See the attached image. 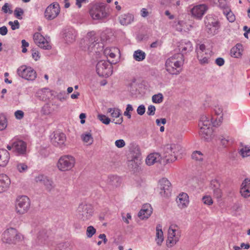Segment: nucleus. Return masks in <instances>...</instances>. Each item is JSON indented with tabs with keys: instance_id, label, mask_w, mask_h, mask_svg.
I'll list each match as a JSON object with an SVG mask.
<instances>
[{
	"instance_id": "f257e3e1",
	"label": "nucleus",
	"mask_w": 250,
	"mask_h": 250,
	"mask_svg": "<svg viewBox=\"0 0 250 250\" xmlns=\"http://www.w3.org/2000/svg\"><path fill=\"white\" fill-rule=\"evenodd\" d=\"M184 57L180 54H175L168 58L165 63L166 70L171 75H178L182 71Z\"/></svg>"
},
{
	"instance_id": "f03ea898",
	"label": "nucleus",
	"mask_w": 250,
	"mask_h": 250,
	"mask_svg": "<svg viewBox=\"0 0 250 250\" xmlns=\"http://www.w3.org/2000/svg\"><path fill=\"white\" fill-rule=\"evenodd\" d=\"M23 239V236L18 232L17 229L10 228L5 230L2 234L1 240L4 243L16 244Z\"/></svg>"
},
{
	"instance_id": "7ed1b4c3",
	"label": "nucleus",
	"mask_w": 250,
	"mask_h": 250,
	"mask_svg": "<svg viewBox=\"0 0 250 250\" xmlns=\"http://www.w3.org/2000/svg\"><path fill=\"white\" fill-rule=\"evenodd\" d=\"M96 69L97 74L102 77H108L113 72L111 64L104 60H101L97 62Z\"/></svg>"
},
{
	"instance_id": "20e7f679",
	"label": "nucleus",
	"mask_w": 250,
	"mask_h": 250,
	"mask_svg": "<svg viewBox=\"0 0 250 250\" xmlns=\"http://www.w3.org/2000/svg\"><path fill=\"white\" fill-rule=\"evenodd\" d=\"M15 206L17 212L20 214H23L26 213L30 208V199L26 196L18 197Z\"/></svg>"
},
{
	"instance_id": "39448f33",
	"label": "nucleus",
	"mask_w": 250,
	"mask_h": 250,
	"mask_svg": "<svg viewBox=\"0 0 250 250\" xmlns=\"http://www.w3.org/2000/svg\"><path fill=\"white\" fill-rule=\"evenodd\" d=\"M93 214V209L90 205L82 203L77 208L78 217L83 221L89 219Z\"/></svg>"
},
{
	"instance_id": "423d86ee",
	"label": "nucleus",
	"mask_w": 250,
	"mask_h": 250,
	"mask_svg": "<svg viewBox=\"0 0 250 250\" xmlns=\"http://www.w3.org/2000/svg\"><path fill=\"white\" fill-rule=\"evenodd\" d=\"M75 160L73 157L65 155L61 157L58 163V167L61 171L70 170L74 166Z\"/></svg>"
},
{
	"instance_id": "0eeeda50",
	"label": "nucleus",
	"mask_w": 250,
	"mask_h": 250,
	"mask_svg": "<svg viewBox=\"0 0 250 250\" xmlns=\"http://www.w3.org/2000/svg\"><path fill=\"white\" fill-rule=\"evenodd\" d=\"M17 73L20 77L28 81H34L37 77L35 70L25 65L20 66L17 69Z\"/></svg>"
},
{
	"instance_id": "6e6552de",
	"label": "nucleus",
	"mask_w": 250,
	"mask_h": 250,
	"mask_svg": "<svg viewBox=\"0 0 250 250\" xmlns=\"http://www.w3.org/2000/svg\"><path fill=\"white\" fill-rule=\"evenodd\" d=\"M172 190L170 182L165 178L159 180L157 190L162 197H168Z\"/></svg>"
},
{
	"instance_id": "1a4fd4ad",
	"label": "nucleus",
	"mask_w": 250,
	"mask_h": 250,
	"mask_svg": "<svg viewBox=\"0 0 250 250\" xmlns=\"http://www.w3.org/2000/svg\"><path fill=\"white\" fill-rule=\"evenodd\" d=\"M89 14L93 19L100 20L106 17L104 7L98 5H93L89 10Z\"/></svg>"
},
{
	"instance_id": "9d476101",
	"label": "nucleus",
	"mask_w": 250,
	"mask_h": 250,
	"mask_svg": "<svg viewBox=\"0 0 250 250\" xmlns=\"http://www.w3.org/2000/svg\"><path fill=\"white\" fill-rule=\"evenodd\" d=\"M60 12V6L58 3L51 4L46 8L44 16L47 20H52L57 17Z\"/></svg>"
},
{
	"instance_id": "9b49d317",
	"label": "nucleus",
	"mask_w": 250,
	"mask_h": 250,
	"mask_svg": "<svg viewBox=\"0 0 250 250\" xmlns=\"http://www.w3.org/2000/svg\"><path fill=\"white\" fill-rule=\"evenodd\" d=\"M33 39L35 43L40 48L46 50L51 48V46L40 33H35L33 35Z\"/></svg>"
},
{
	"instance_id": "f8f14e48",
	"label": "nucleus",
	"mask_w": 250,
	"mask_h": 250,
	"mask_svg": "<svg viewBox=\"0 0 250 250\" xmlns=\"http://www.w3.org/2000/svg\"><path fill=\"white\" fill-rule=\"evenodd\" d=\"M52 144L55 146H61L63 145L66 140L65 135L60 132H55L50 136Z\"/></svg>"
},
{
	"instance_id": "ddd939ff",
	"label": "nucleus",
	"mask_w": 250,
	"mask_h": 250,
	"mask_svg": "<svg viewBox=\"0 0 250 250\" xmlns=\"http://www.w3.org/2000/svg\"><path fill=\"white\" fill-rule=\"evenodd\" d=\"M35 181L37 183L43 184L46 189L48 191H51L55 187V185L52 180L43 175H40L36 177Z\"/></svg>"
},
{
	"instance_id": "4468645a",
	"label": "nucleus",
	"mask_w": 250,
	"mask_h": 250,
	"mask_svg": "<svg viewBox=\"0 0 250 250\" xmlns=\"http://www.w3.org/2000/svg\"><path fill=\"white\" fill-rule=\"evenodd\" d=\"M208 9L206 4H199L194 6L191 10V13L194 17L201 19Z\"/></svg>"
},
{
	"instance_id": "2eb2a0df",
	"label": "nucleus",
	"mask_w": 250,
	"mask_h": 250,
	"mask_svg": "<svg viewBox=\"0 0 250 250\" xmlns=\"http://www.w3.org/2000/svg\"><path fill=\"white\" fill-rule=\"evenodd\" d=\"M97 41L94 32L90 31L87 34L84 40V42L87 46L89 51H91L95 45L97 44Z\"/></svg>"
},
{
	"instance_id": "dca6fc26",
	"label": "nucleus",
	"mask_w": 250,
	"mask_h": 250,
	"mask_svg": "<svg viewBox=\"0 0 250 250\" xmlns=\"http://www.w3.org/2000/svg\"><path fill=\"white\" fill-rule=\"evenodd\" d=\"M76 31L72 27H68L62 31V37L66 43H72L76 37Z\"/></svg>"
},
{
	"instance_id": "f3484780",
	"label": "nucleus",
	"mask_w": 250,
	"mask_h": 250,
	"mask_svg": "<svg viewBox=\"0 0 250 250\" xmlns=\"http://www.w3.org/2000/svg\"><path fill=\"white\" fill-rule=\"evenodd\" d=\"M179 54L182 55L184 57L185 54L191 52L192 50V44L190 42L186 40H182L179 42L178 45Z\"/></svg>"
},
{
	"instance_id": "a211bd4d",
	"label": "nucleus",
	"mask_w": 250,
	"mask_h": 250,
	"mask_svg": "<svg viewBox=\"0 0 250 250\" xmlns=\"http://www.w3.org/2000/svg\"><path fill=\"white\" fill-rule=\"evenodd\" d=\"M13 151L18 155L25 153L26 150V144L22 140H17L13 142Z\"/></svg>"
},
{
	"instance_id": "6ab92c4d",
	"label": "nucleus",
	"mask_w": 250,
	"mask_h": 250,
	"mask_svg": "<svg viewBox=\"0 0 250 250\" xmlns=\"http://www.w3.org/2000/svg\"><path fill=\"white\" fill-rule=\"evenodd\" d=\"M240 193L244 198L250 197V179L246 178L243 181L240 189Z\"/></svg>"
},
{
	"instance_id": "aec40b11",
	"label": "nucleus",
	"mask_w": 250,
	"mask_h": 250,
	"mask_svg": "<svg viewBox=\"0 0 250 250\" xmlns=\"http://www.w3.org/2000/svg\"><path fill=\"white\" fill-rule=\"evenodd\" d=\"M152 213V208L150 204H146L143 205L142 209L138 213L139 218L144 220L147 219Z\"/></svg>"
},
{
	"instance_id": "412c9836",
	"label": "nucleus",
	"mask_w": 250,
	"mask_h": 250,
	"mask_svg": "<svg viewBox=\"0 0 250 250\" xmlns=\"http://www.w3.org/2000/svg\"><path fill=\"white\" fill-rule=\"evenodd\" d=\"M199 134L205 141H209L212 138L213 129L210 127H206L201 126L199 131Z\"/></svg>"
},
{
	"instance_id": "4be33fe9",
	"label": "nucleus",
	"mask_w": 250,
	"mask_h": 250,
	"mask_svg": "<svg viewBox=\"0 0 250 250\" xmlns=\"http://www.w3.org/2000/svg\"><path fill=\"white\" fill-rule=\"evenodd\" d=\"M211 125H212L214 126L220 125L219 123L217 122L216 120L213 122L212 121H210L209 118L207 117L205 115H203L201 117L200 122L199 123V126L200 128L201 126L206 127H210Z\"/></svg>"
},
{
	"instance_id": "5701e85b",
	"label": "nucleus",
	"mask_w": 250,
	"mask_h": 250,
	"mask_svg": "<svg viewBox=\"0 0 250 250\" xmlns=\"http://www.w3.org/2000/svg\"><path fill=\"white\" fill-rule=\"evenodd\" d=\"M10 184V180L5 174L0 175V193L6 191Z\"/></svg>"
},
{
	"instance_id": "b1692460",
	"label": "nucleus",
	"mask_w": 250,
	"mask_h": 250,
	"mask_svg": "<svg viewBox=\"0 0 250 250\" xmlns=\"http://www.w3.org/2000/svg\"><path fill=\"white\" fill-rule=\"evenodd\" d=\"M177 202L178 206L180 208H185L187 207L188 204V196L186 193L180 194L178 196Z\"/></svg>"
},
{
	"instance_id": "393cba45",
	"label": "nucleus",
	"mask_w": 250,
	"mask_h": 250,
	"mask_svg": "<svg viewBox=\"0 0 250 250\" xmlns=\"http://www.w3.org/2000/svg\"><path fill=\"white\" fill-rule=\"evenodd\" d=\"M120 23L123 25L130 24L134 20V16L130 13L121 15L119 17Z\"/></svg>"
},
{
	"instance_id": "a878e982",
	"label": "nucleus",
	"mask_w": 250,
	"mask_h": 250,
	"mask_svg": "<svg viewBox=\"0 0 250 250\" xmlns=\"http://www.w3.org/2000/svg\"><path fill=\"white\" fill-rule=\"evenodd\" d=\"M10 158L9 153L5 149H0V166L5 167Z\"/></svg>"
},
{
	"instance_id": "bb28decb",
	"label": "nucleus",
	"mask_w": 250,
	"mask_h": 250,
	"mask_svg": "<svg viewBox=\"0 0 250 250\" xmlns=\"http://www.w3.org/2000/svg\"><path fill=\"white\" fill-rule=\"evenodd\" d=\"M167 151H170L172 150L173 155L176 157V159L178 157L179 155H180L183 152V149L182 146L178 144H171L167 145Z\"/></svg>"
},
{
	"instance_id": "cd10ccee",
	"label": "nucleus",
	"mask_w": 250,
	"mask_h": 250,
	"mask_svg": "<svg viewBox=\"0 0 250 250\" xmlns=\"http://www.w3.org/2000/svg\"><path fill=\"white\" fill-rule=\"evenodd\" d=\"M243 46L240 43H237L235 46L233 47L230 51V54L231 57L239 58L242 55Z\"/></svg>"
},
{
	"instance_id": "c85d7f7f",
	"label": "nucleus",
	"mask_w": 250,
	"mask_h": 250,
	"mask_svg": "<svg viewBox=\"0 0 250 250\" xmlns=\"http://www.w3.org/2000/svg\"><path fill=\"white\" fill-rule=\"evenodd\" d=\"M167 145L165 146L164 148L163 157L165 158L167 163H170L175 161L176 160V157L173 155L172 150L167 151Z\"/></svg>"
},
{
	"instance_id": "c756f323",
	"label": "nucleus",
	"mask_w": 250,
	"mask_h": 250,
	"mask_svg": "<svg viewBox=\"0 0 250 250\" xmlns=\"http://www.w3.org/2000/svg\"><path fill=\"white\" fill-rule=\"evenodd\" d=\"M107 183L109 186L117 187L120 185L121 179L117 175H111L108 177Z\"/></svg>"
},
{
	"instance_id": "7c9ffc66",
	"label": "nucleus",
	"mask_w": 250,
	"mask_h": 250,
	"mask_svg": "<svg viewBox=\"0 0 250 250\" xmlns=\"http://www.w3.org/2000/svg\"><path fill=\"white\" fill-rule=\"evenodd\" d=\"M205 24L206 27L219 26V22L211 15H208L205 20Z\"/></svg>"
},
{
	"instance_id": "2f4dec72",
	"label": "nucleus",
	"mask_w": 250,
	"mask_h": 250,
	"mask_svg": "<svg viewBox=\"0 0 250 250\" xmlns=\"http://www.w3.org/2000/svg\"><path fill=\"white\" fill-rule=\"evenodd\" d=\"M146 54L145 52L141 50H137L134 51L133 58L138 62L143 61L146 58Z\"/></svg>"
},
{
	"instance_id": "473e14b6",
	"label": "nucleus",
	"mask_w": 250,
	"mask_h": 250,
	"mask_svg": "<svg viewBox=\"0 0 250 250\" xmlns=\"http://www.w3.org/2000/svg\"><path fill=\"white\" fill-rule=\"evenodd\" d=\"M159 227L161 228V226H160V225H159L156 228V241L158 245H161L164 240V237L163 232L162 230V229H159Z\"/></svg>"
},
{
	"instance_id": "72a5a7b5",
	"label": "nucleus",
	"mask_w": 250,
	"mask_h": 250,
	"mask_svg": "<svg viewBox=\"0 0 250 250\" xmlns=\"http://www.w3.org/2000/svg\"><path fill=\"white\" fill-rule=\"evenodd\" d=\"M159 156L158 153L150 154L147 157L146 163L147 165L151 166L157 162V157Z\"/></svg>"
},
{
	"instance_id": "f704fd0d",
	"label": "nucleus",
	"mask_w": 250,
	"mask_h": 250,
	"mask_svg": "<svg viewBox=\"0 0 250 250\" xmlns=\"http://www.w3.org/2000/svg\"><path fill=\"white\" fill-rule=\"evenodd\" d=\"M168 233L169 243L172 244H175L178 241V237L176 236L175 230L169 229Z\"/></svg>"
},
{
	"instance_id": "c9c22d12",
	"label": "nucleus",
	"mask_w": 250,
	"mask_h": 250,
	"mask_svg": "<svg viewBox=\"0 0 250 250\" xmlns=\"http://www.w3.org/2000/svg\"><path fill=\"white\" fill-rule=\"evenodd\" d=\"M219 26L206 27V31L209 37H212L217 33Z\"/></svg>"
},
{
	"instance_id": "e433bc0d",
	"label": "nucleus",
	"mask_w": 250,
	"mask_h": 250,
	"mask_svg": "<svg viewBox=\"0 0 250 250\" xmlns=\"http://www.w3.org/2000/svg\"><path fill=\"white\" fill-rule=\"evenodd\" d=\"M217 137L218 139L220 140L222 145L224 147H226L230 141L229 137L226 135H220Z\"/></svg>"
},
{
	"instance_id": "4c0bfd02",
	"label": "nucleus",
	"mask_w": 250,
	"mask_h": 250,
	"mask_svg": "<svg viewBox=\"0 0 250 250\" xmlns=\"http://www.w3.org/2000/svg\"><path fill=\"white\" fill-rule=\"evenodd\" d=\"M7 125L6 116L3 113L0 114V130H3Z\"/></svg>"
},
{
	"instance_id": "58836bf2",
	"label": "nucleus",
	"mask_w": 250,
	"mask_h": 250,
	"mask_svg": "<svg viewBox=\"0 0 250 250\" xmlns=\"http://www.w3.org/2000/svg\"><path fill=\"white\" fill-rule=\"evenodd\" d=\"M81 137L83 141L84 142L89 143V145L92 144L93 142V138L90 133L88 132L85 134H83L82 135Z\"/></svg>"
},
{
	"instance_id": "ea45409f",
	"label": "nucleus",
	"mask_w": 250,
	"mask_h": 250,
	"mask_svg": "<svg viewBox=\"0 0 250 250\" xmlns=\"http://www.w3.org/2000/svg\"><path fill=\"white\" fill-rule=\"evenodd\" d=\"M108 112L111 113L112 117L118 118L121 115V111L119 109L109 108L108 109Z\"/></svg>"
},
{
	"instance_id": "a19ab883",
	"label": "nucleus",
	"mask_w": 250,
	"mask_h": 250,
	"mask_svg": "<svg viewBox=\"0 0 250 250\" xmlns=\"http://www.w3.org/2000/svg\"><path fill=\"white\" fill-rule=\"evenodd\" d=\"M41 113L44 115H49L52 112V109L49 104H45L41 109Z\"/></svg>"
},
{
	"instance_id": "79ce46f5",
	"label": "nucleus",
	"mask_w": 250,
	"mask_h": 250,
	"mask_svg": "<svg viewBox=\"0 0 250 250\" xmlns=\"http://www.w3.org/2000/svg\"><path fill=\"white\" fill-rule=\"evenodd\" d=\"M192 158L196 161H202L203 160V155L199 151H195L192 154Z\"/></svg>"
},
{
	"instance_id": "37998d69",
	"label": "nucleus",
	"mask_w": 250,
	"mask_h": 250,
	"mask_svg": "<svg viewBox=\"0 0 250 250\" xmlns=\"http://www.w3.org/2000/svg\"><path fill=\"white\" fill-rule=\"evenodd\" d=\"M163 100V96L161 93L154 95L152 97V102L156 104H160L162 103Z\"/></svg>"
},
{
	"instance_id": "c03bdc74",
	"label": "nucleus",
	"mask_w": 250,
	"mask_h": 250,
	"mask_svg": "<svg viewBox=\"0 0 250 250\" xmlns=\"http://www.w3.org/2000/svg\"><path fill=\"white\" fill-rule=\"evenodd\" d=\"M98 119L103 124L106 125H108L111 121L110 118L103 114H99L98 115Z\"/></svg>"
},
{
	"instance_id": "a18cd8bd",
	"label": "nucleus",
	"mask_w": 250,
	"mask_h": 250,
	"mask_svg": "<svg viewBox=\"0 0 250 250\" xmlns=\"http://www.w3.org/2000/svg\"><path fill=\"white\" fill-rule=\"evenodd\" d=\"M96 229L92 226H88L86 229V235L87 237L91 238L96 233Z\"/></svg>"
},
{
	"instance_id": "49530a36",
	"label": "nucleus",
	"mask_w": 250,
	"mask_h": 250,
	"mask_svg": "<svg viewBox=\"0 0 250 250\" xmlns=\"http://www.w3.org/2000/svg\"><path fill=\"white\" fill-rule=\"evenodd\" d=\"M133 110L132 105L128 104L126 105L125 111L124 113V115L127 117L128 119H130L131 115L130 112L132 111Z\"/></svg>"
},
{
	"instance_id": "de8ad7c7",
	"label": "nucleus",
	"mask_w": 250,
	"mask_h": 250,
	"mask_svg": "<svg viewBox=\"0 0 250 250\" xmlns=\"http://www.w3.org/2000/svg\"><path fill=\"white\" fill-rule=\"evenodd\" d=\"M239 153L243 157L250 156V148L245 147L241 148Z\"/></svg>"
},
{
	"instance_id": "09e8293b",
	"label": "nucleus",
	"mask_w": 250,
	"mask_h": 250,
	"mask_svg": "<svg viewBox=\"0 0 250 250\" xmlns=\"http://www.w3.org/2000/svg\"><path fill=\"white\" fill-rule=\"evenodd\" d=\"M17 168L20 172H23L27 170L28 167L24 163H20L17 165Z\"/></svg>"
},
{
	"instance_id": "8fccbe9b",
	"label": "nucleus",
	"mask_w": 250,
	"mask_h": 250,
	"mask_svg": "<svg viewBox=\"0 0 250 250\" xmlns=\"http://www.w3.org/2000/svg\"><path fill=\"white\" fill-rule=\"evenodd\" d=\"M8 24L11 26L12 30H15L20 28V23L18 20H15L14 21H10Z\"/></svg>"
},
{
	"instance_id": "3c124183",
	"label": "nucleus",
	"mask_w": 250,
	"mask_h": 250,
	"mask_svg": "<svg viewBox=\"0 0 250 250\" xmlns=\"http://www.w3.org/2000/svg\"><path fill=\"white\" fill-rule=\"evenodd\" d=\"M23 14V10L21 8H16L14 11V15L19 19H21V16Z\"/></svg>"
},
{
	"instance_id": "603ef678",
	"label": "nucleus",
	"mask_w": 250,
	"mask_h": 250,
	"mask_svg": "<svg viewBox=\"0 0 250 250\" xmlns=\"http://www.w3.org/2000/svg\"><path fill=\"white\" fill-rule=\"evenodd\" d=\"M202 200L206 205H211L213 203V201L209 196H205L203 197Z\"/></svg>"
},
{
	"instance_id": "864d4df0",
	"label": "nucleus",
	"mask_w": 250,
	"mask_h": 250,
	"mask_svg": "<svg viewBox=\"0 0 250 250\" xmlns=\"http://www.w3.org/2000/svg\"><path fill=\"white\" fill-rule=\"evenodd\" d=\"M115 145L118 148H122L125 146V143L124 140L119 139L115 141Z\"/></svg>"
},
{
	"instance_id": "5fc2aeb1",
	"label": "nucleus",
	"mask_w": 250,
	"mask_h": 250,
	"mask_svg": "<svg viewBox=\"0 0 250 250\" xmlns=\"http://www.w3.org/2000/svg\"><path fill=\"white\" fill-rule=\"evenodd\" d=\"M145 111L146 108L143 104L139 105L137 109V113L140 115H143L145 113Z\"/></svg>"
},
{
	"instance_id": "6e6d98bb",
	"label": "nucleus",
	"mask_w": 250,
	"mask_h": 250,
	"mask_svg": "<svg viewBox=\"0 0 250 250\" xmlns=\"http://www.w3.org/2000/svg\"><path fill=\"white\" fill-rule=\"evenodd\" d=\"M155 110L156 108L155 106L153 105H150L148 107L147 114L150 116L154 115L155 114Z\"/></svg>"
},
{
	"instance_id": "4d7b16f0",
	"label": "nucleus",
	"mask_w": 250,
	"mask_h": 250,
	"mask_svg": "<svg viewBox=\"0 0 250 250\" xmlns=\"http://www.w3.org/2000/svg\"><path fill=\"white\" fill-rule=\"evenodd\" d=\"M9 4L8 3H5L2 7V11L4 13L8 12L9 14H11L12 13V11L9 9Z\"/></svg>"
},
{
	"instance_id": "13d9d810",
	"label": "nucleus",
	"mask_w": 250,
	"mask_h": 250,
	"mask_svg": "<svg viewBox=\"0 0 250 250\" xmlns=\"http://www.w3.org/2000/svg\"><path fill=\"white\" fill-rule=\"evenodd\" d=\"M57 98L61 102H63L66 100V96L64 92H60L57 96Z\"/></svg>"
},
{
	"instance_id": "bf43d9fd",
	"label": "nucleus",
	"mask_w": 250,
	"mask_h": 250,
	"mask_svg": "<svg viewBox=\"0 0 250 250\" xmlns=\"http://www.w3.org/2000/svg\"><path fill=\"white\" fill-rule=\"evenodd\" d=\"M104 54L106 56H109L111 58H114L116 56L114 53L111 52V49L107 48L104 50Z\"/></svg>"
},
{
	"instance_id": "052dcab7",
	"label": "nucleus",
	"mask_w": 250,
	"mask_h": 250,
	"mask_svg": "<svg viewBox=\"0 0 250 250\" xmlns=\"http://www.w3.org/2000/svg\"><path fill=\"white\" fill-rule=\"evenodd\" d=\"M15 116L17 119L21 120L24 116V112L22 110H18L15 112Z\"/></svg>"
},
{
	"instance_id": "680f3d73",
	"label": "nucleus",
	"mask_w": 250,
	"mask_h": 250,
	"mask_svg": "<svg viewBox=\"0 0 250 250\" xmlns=\"http://www.w3.org/2000/svg\"><path fill=\"white\" fill-rule=\"evenodd\" d=\"M219 183L217 180H213L210 182V187L213 189L219 188Z\"/></svg>"
},
{
	"instance_id": "e2e57ef3",
	"label": "nucleus",
	"mask_w": 250,
	"mask_h": 250,
	"mask_svg": "<svg viewBox=\"0 0 250 250\" xmlns=\"http://www.w3.org/2000/svg\"><path fill=\"white\" fill-rule=\"evenodd\" d=\"M219 3V6L223 9H227L228 8L227 2L225 0L217 1Z\"/></svg>"
},
{
	"instance_id": "0e129e2a",
	"label": "nucleus",
	"mask_w": 250,
	"mask_h": 250,
	"mask_svg": "<svg viewBox=\"0 0 250 250\" xmlns=\"http://www.w3.org/2000/svg\"><path fill=\"white\" fill-rule=\"evenodd\" d=\"M213 192L214 196L217 198H220L221 197L222 192L221 190L219 188H216L213 189Z\"/></svg>"
},
{
	"instance_id": "69168bd1",
	"label": "nucleus",
	"mask_w": 250,
	"mask_h": 250,
	"mask_svg": "<svg viewBox=\"0 0 250 250\" xmlns=\"http://www.w3.org/2000/svg\"><path fill=\"white\" fill-rule=\"evenodd\" d=\"M214 110L216 115H222L223 109L221 106L219 105L215 106Z\"/></svg>"
},
{
	"instance_id": "338daca9",
	"label": "nucleus",
	"mask_w": 250,
	"mask_h": 250,
	"mask_svg": "<svg viewBox=\"0 0 250 250\" xmlns=\"http://www.w3.org/2000/svg\"><path fill=\"white\" fill-rule=\"evenodd\" d=\"M226 16L229 21L231 22L234 21L235 19L234 15L231 12H228Z\"/></svg>"
},
{
	"instance_id": "774afa93",
	"label": "nucleus",
	"mask_w": 250,
	"mask_h": 250,
	"mask_svg": "<svg viewBox=\"0 0 250 250\" xmlns=\"http://www.w3.org/2000/svg\"><path fill=\"white\" fill-rule=\"evenodd\" d=\"M215 63L219 66H221L224 64L225 61L222 58H218L215 60Z\"/></svg>"
}]
</instances>
